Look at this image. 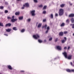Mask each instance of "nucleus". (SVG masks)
<instances>
[{
    "instance_id": "nucleus-1",
    "label": "nucleus",
    "mask_w": 74,
    "mask_h": 74,
    "mask_svg": "<svg viewBox=\"0 0 74 74\" xmlns=\"http://www.w3.org/2000/svg\"><path fill=\"white\" fill-rule=\"evenodd\" d=\"M62 54L63 55L65 58H67L68 59H71V57H72V55H70L67 57V54L66 52H64L62 53Z\"/></svg>"
},
{
    "instance_id": "nucleus-2",
    "label": "nucleus",
    "mask_w": 74,
    "mask_h": 74,
    "mask_svg": "<svg viewBox=\"0 0 74 74\" xmlns=\"http://www.w3.org/2000/svg\"><path fill=\"white\" fill-rule=\"evenodd\" d=\"M58 13L60 16H62L64 14V10L63 9H60Z\"/></svg>"
},
{
    "instance_id": "nucleus-3",
    "label": "nucleus",
    "mask_w": 74,
    "mask_h": 74,
    "mask_svg": "<svg viewBox=\"0 0 74 74\" xmlns=\"http://www.w3.org/2000/svg\"><path fill=\"white\" fill-rule=\"evenodd\" d=\"M33 37L35 38V39H38V38H40V36H39V35L38 34H37L36 35H33Z\"/></svg>"
},
{
    "instance_id": "nucleus-4",
    "label": "nucleus",
    "mask_w": 74,
    "mask_h": 74,
    "mask_svg": "<svg viewBox=\"0 0 74 74\" xmlns=\"http://www.w3.org/2000/svg\"><path fill=\"white\" fill-rule=\"evenodd\" d=\"M64 39L61 40L62 43L63 44L67 40V38H66V37H64Z\"/></svg>"
},
{
    "instance_id": "nucleus-5",
    "label": "nucleus",
    "mask_w": 74,
    "mask_h": 74,
    "mask_svg": "<svg viewBox=\"0 0 74 74\" xmlns=\"http://www.w3.org/2000/svg\"><path fill=\"white\" fill-rule=\"evenodd\" d=\"M23 6H25V7H29L30 5L29 3H26L24 4L23 5Z\"/></svg>"
},
{
    "instance_id": "nucleus-6",
    "label": "nucleus",
    "mask_w": 74,
    "mask_h": 74,
    "mask_svg": "<svg viewBox=\"0 0 74 74\" xmlns=\"http://www.w3.org/2000/svg\"><path fill=\"white\" fill-rule=\"evenodd\" d=\"M35 10L32 11L31 12V14L32 16H34L35 15Z\"/></svg>"
},
{
    "instance_id": "nucleus-7",
    "label": "nucleus",
    "mask_w": 74,
    "mask_h": 74,
    "mask_svg": "<svg viewBox=\"0 0 74 74\" xmlns=\"http://www.w3.org/2000/svg\"><path fill=\"white\" fill-rule=\"evenodd\" d=\"M66 71H67V72H71L72 71V72H74V69H72V70H70V69H66Z\"/></svg>"
},
{
    "instance_id": "nucleus-8",
    "label": "nucleus",
    "mask_w": 74,
    "mask_h": 74,
    "mask_svg": "<svg viewBox=\"0 0 74 74\" xmlns=\"http://www.w3.org/2000/svg\"><path fill=\"white\" fill-rule=\"evenodd\" d=\"M56 48L57 49H58V50H61V49H62V47H61V46H56Z\"/></svg>"
},
{
    "instance_id": "nucleus-9",
    "label": "nucleus",
    "mask_w": 74,
    "mask_h": 74,
    "mask_svg": "<svg viewBox=\"0 0 74 74\" xmlns=\"http://www.w3.org/2000/svg\"><path fill=\"white\" fill-rule=\"evenodd\" d=\"M17 20V19L16 18V19H11V21L12 22H15V21H16Z\"/></svg>"
},
{
    "instance_id": "nucleus-10",
    "label": "nucleus",
    "mask_w": 74,
    "mask_h": 74,
    "mask_svg": "<svg viewBox=\"0 0 74 74\" xmlns=\"http://www.w3.org/2000/svg\"><path fill=\"white\" fill-rule=\"evenodd\" d=\"M47 30L46 31V33H48V30H49V29H50L49 27V26L47 27Z\"/></svg>"
},
{
    "instance_id": "nucleus-11",
    "label": "nucleus",
    "mask_w": 74,
    "mask_h": 74,
    "mask_svg": "<svg viewBox=\"0 0 74 74\" xmlns=\"http://www.w3.org/2000/svg\"><path fill=\"white\" fill-rule=\"evenodd\" d=\"M41 26H42V23H40L38 25V28H40V27H41Z\"/></svg>"
},
{
    "instance_id": "nucleus-12",
    "label": "nucleus",
    "mask_w": 74,
    "mask_h": 74,
    "mask_svg": "<svg viewBox=\"0 0 74 74\" xmlns=\"http://www.w3.org/2000/svg\"><path fill=\"white\" fill-rule=\"evenodd\" d=\"M6 31L7 32H10L11 31V29H6Z\"/></svg>"
},
{
    "instance_id": "nucleus-13",
    "label": "nucleus",
    "mask_w": 74,
    "mask_h": 74,
    "mask_svg": "<svg viewBox=\"0 0 74 74\" xmlns=\"http://www.w3.org/2000/svg\"><path fill=\"white\" fill-rule=\"evenodd\" d=\"M64 6H65V4H61L60 5V7L61 8H63Z\"/></svg>"
},
{
    "instance_id": "nucleus-14",
    "label": "nucleus",
    "mask_w": 74,
    "mask_h": 74,
    "mask_svg": "<svg viewBox=\"0 0 74 74\" xmlns=\"http://www.w3.org/2000/svg\"><path fill=\"white\" fill-rule=\"evenodd\" d=\"M59 36H63V32H60L59 34Z\"/></svg>"
},
{
    "instance_id": "nucleus-15",
    "label": "nucleus",
    "mask_w": 74,
    "mask_h": 74,
    "mask_svg": "<svg viewBox=\"0 0 74 74\" xmlns=\"http://www.w3.org/2000/svg\"><path fill=\"white\" fill-rule=\"evenodd\" d=\"M74 14H71L69 15V17H74Z\"/></svg>"
},
{
    "instance_id": "nucleus-16",
    "label": "nucleus",
    "mask_w": 74,
    "mask_h": 74,
    "mask_svg": "<svg viewBox=\"0 0 74 74\" xmlns=\"http://www.w3.org/2000/svg\"><path fill=\"white\" fill-rule=\"evenodd\" d=\"M65 25V23H62V24L60 25V26L61 27H63L64 26V25Z\"/></svg>"
},
{
    "instance_id": "nucleus-17",
    "label": "nucleus",
    "mask_w": 74,
    "mask_h": 74,
    "mask_svg": "<svg viewBox=\"0 0 74 74\" xmlns=\"http://www.w3.org/2000/svg\"><path fill=\"white\" fill-rule=\"evenodd\" d=\"M23 19V16H20L19 17V20H22Z\"/></svg>"
},
{
    "instance_id": "nucleus-18",
    "label": "nucleus",
    "mask_w": 74,
    "mask_h": 74,
    "mask_svg": "<svg viewBox=\"0 0 74 74\" xmlns=\"http://www.w3.org/2000/svg\"><path fill=\"white\" fill-rule=\"evenodd\" d=\"M13 29L14 30H15V31H16L18 30V29H17V28L16 27H13Z\"/></svg>"
},
{
    "instance_id": "nucleus-19",
    "label": "nucleus",
    "mask_w": 74,
    "mask_h": 74,
    "mask_svg": "<svg viewBox=\"0 0 74 74\" xmlns=\"http://www.w3.org/2000/svg\"><path fill=\"white\" fill-rule=\"evenodd\" d=\"M47 24H45L44 26H42V28H45V29H47Z\"/></svg>"
},
{
    "instance_id": "nucleus-20",
    "label": "nucleus",
    "mask_w": 74,
    "mask_h": 74,
    "mask_svg": "<svg viewBox=\"0 0 74 74\" xmlns=\"http://www.w3.org/2000/svg\"><path fill=\"white\" fill-rule=\"evenodd\" d=\"M8 69H10V70H12V67H11V66L10 65H8Z\"/></svg>"
},
{
    "instance_id": "nucleus-21",
    "label": "nucleus",
    "mask_w": 74,
    "mask_h": 74,
    "mask_svg": "<svg viewBox=\"0 0 74 74\" xmlns=\"http://www.w3.org/2000/svg\"><path fill=\"white\" fill-rule=\"evenodd\" d=\"M71 21L72 23H74V18H72L71 19Z\"/></svg>"
},
{
    "instance_id": "nucleus-22",
    "label": "nucleus",
    "mask_w": 74,
    "mask_h": 74,
    "mask_svg": "<svg viewBox=\"0 0 74 74\" xmlns=\"http://www.w3.org/2000/svg\"><path fill=\"white\" fill-rule=\"evenodd\" d=\"M50 17L51 19H53V14H51Z\"/></svg>"
},
{
    "instance_id": "nucleus-23",
    "label": "nucleus",
    "mask_w": 74,
    "mask_h": 74,
    "mask_svg": "<svg viewBox=\"0 0 74 74\" xmlns=\"http://www.w3.org/2000/svg\"><path fill=\"white\" fill-rule=\"evenodd\" d=\"M71 26H72V28L74 29V23L73 24H71L70 25Z\"/></svg>"
},
{
    "instance_id": "nucleus-24",
    "label": "nucleus",
    "mask_w": 74,
    "mask_h": 74,
    "mask_svg": "<svg viewBox=\"0 0 74 74\" xmlns=\"http://www.w3.org/2000/svg\"><path fill=\"white\" fill-rule=\"evenodd\" d=\"M25 29H23L21 31V32H22V33H23V32H25Z\"/></svg>"
},
{
    "instance_id": "nucleus-25",
    "label": "nucleus",
    "mask_w": 74,
    "mask_h": 74,
    "mask_svg": "<svg viewBox=\"0 0 74 74\" xmlns=\"http://www.w3.org/2000/svg\"><path fill=\"white\" fill-rule=\"evenodd\" d=\"M0 26H2V27H3V26H4L3 25V24L0 22Z\"/></svg>"
},
{
    "instance_id": "nucleus-26",
    "label": "nucleus",
    "mask_w": 74,
    "mask_h": 74,
    "mask_svg": "<svg viewBox=\"0 0 74 74\" xmlns=\"http://www.w3.org/2000/svg\"><path fill=\"white\" fill-rule=\"evenodd\" d=\"M66 23H69V22H70V21H69V19H67L66 21Z\"/></svg>"
},
{
    "instance_id": "nucleus-27",
    "label": "nucleus",
    "mask_w": 74,
    "mask_h": 74,
    "mask_svg": "<svg viewBox=\"0 0 74 74\" xmlns=\"http://www.w3.org/2000/svg\"><path fill=\"white\" fill-rule=\"evenodd\" d=\"M38 41L39 42H40V43H41V42H42V40H40V39H39L38 40Z\"/></svg>"
},
{
    "instance_id": "nucleus-28",
    "label": "nucleus",
    "mask_w": 74,
    "mask_h": 74,
    "mask_svg": "<svg viewBox=\"0 0 74 74\" xmlns=\"http://www.w3.org/2000/svg\"><path fill=\"white\" fill-rule=\"evenodd\" d=\"M46 8H47V6H45L43 8V10H45Z\"/></svg>"
},
{
    "instance_id": "nucleus-29",
    "label": "nucleus",
    "mask_w": 74,
    "mask_h": 74,
    "mask_svg": "<svg viewBox=\"0 0 74 74\" xmlns=\"http://www.w3.org/2000/svg\"><path fill=\"white\" fill-rule=\"evenodd\" d=\"M16 15H19V12H16L15 13Z\"/></svg>"
},
{
    "instance_id": "nucleus-30",
    "label": "nucleus",
    "mask_w": 74,
    "mask_h": 74,
    "mask_svg": "<svg viewBox=\"0 0 74 74\" xmlns=\"http://www.w3.org/2000/svg\"><path fill=\"white\" fill-rule=\"evenodd\" d=\"M68 33V32L67 31H64V34H67Z\"/></svg>"
},
{
    "instance_id": "nucleus-31",
    "label": "nucleus",
    "mask_w": 74,
    "mask_h": 74,
    "mask_svg": "<svg viewBox=\"0 0 74 74\" xmlns=\"http://www.w3.org/2000/svg\"><path fill=\"white\" fill-rule=\"evenodd\" d=\"M58 41V38H56L55 40V42H57Z\"/></svg>"
},
{
    "instance_id": "nucleus-32",
    "label": "nucleus",
    "mask_w": 74,
    "mask_h": 74,
    "mask_svg": "<svg viewBox=\"0 0 74 74\" xmlns=\"http://www.w3.org/2000/svg\"><path fill=\"white\" fill-rule=\"evenodd\" d=\"M25 6H23L21 8V9L23 10L25 9Z\"/></svg>"
},
{
    "instance_id": "nucleus-33",
    "label": "nucleus",
    "mask_w": 74,
    "mask_h": 74,
    "mask_svg": "<svg viewBox=\"0 0 74 74\" xmlns=\"http://www.w3.org/2000/svg\"><path fill=\"white\" fill-rule=\"evenodd\" d=\"M42 13L44 14H46V11H43L42 12Z\"/></svg>"
},
{
    "instance_id": "nucleus-34",
    "label": "nucleus",
    "mask_w": 74,
    "mask_h": 74,
    "mask_svg": "<svg viewBox=\"0 0 74 74\" xmlns=\"http://www.w3.org/2000/svg\"><path fill=\"white\" fill-rule=\"evenodd\" d=\"M52 40V38L51 37L49 39V41H51Z\"/></svg>"
},
{
    "instance_id": "nucleus-35",
    "label": "nucleus",
    "mask_w": 74,
    "mask_h": 74,
    "mask_svg": "<svg viewBox=\"0 0 74 74\" xmlns=\"http://www.w3.org/2000/svg\"><path fill=\"white\" fill-rule=\"evenodd\" d=\"M7 18L8 19H10L12 18L11 17H7Z\"/></svg>"
},
{
    "instance_id": "nucleus-36",
    "label": "nucleus",
    "mask_w": 74,
    "mask_h": 74,
    "mask_svg": "<svg viewBox=\"0 0 74 74\" xmlns=\"http://www.w3.org/2000/svg\"><path fill=\"white\" fill-rule=\"evenodd\" d=\"M8 26H11V24L10 23H8Z\"/></svg>"
},
{
    "instance_id": "nucleus-37",
    "label": "nucleus",
    "mask_w": 74,
    "mask_h": 74,
    "mask_svg": "<svg viewBox=\"0 0 74 74\" xmlns=\"http://www.w3.org/2000/svg\"><path fill=\"white\" fill-rule=\"evenodd\" d=\"M34 1L35 3H37V0H34Z\"/></svg>"
},
{
    "instance_id": "nucleus-38",
    "label": "nucleus",
    "mask_w": 74,
    "mask_h": 74,
    "mask_svg": "<svg viewBox=\"0 0 74 74\" xmlns=\"http://www.w3.org/2000/svg\"><path fill=\"white\" fill-rule=\"evenodd\" d=\"M46 21V19H44L43 20V22H45Z\"/></svg>"
},
{
    "instance_id": "nucleus-39",
    "label": "nucleus",
    "mask_w": 74,
    "mask_h": 74,
    "mask_svg": "<svg viewBox=\"0 0 74 74\" xmlns=\"http://www.w3.org/2000/svg\"><path fill=\"white\" fill-rule=\"evenodd\" d=\"M30 21H31V19H28L27 20L28 22H30Z\"/></svg>"
},
{
    "instance_id": "nucleus-40",
    "label": "nucleus",
    "mask_w": 74,
    "mask_h": 74,
    "mask_svg": "<svg viewBox=\"0 0 74 74\" xmlns=\"http://www.w3.org/2000/svg\"><path fill=\"white\" fill-rule=\"evenodd\" d=\"M5 13H7V12H8V10H5Z\"/></svg>"
},
{
    "instance_id": "nucleus-41",
    "label": "nucleus",
    "mask_w": 74,
    "mask_h": 74,
    "mask_svg": "<svg viewBox=\"0 0 74 74\" xmlns=\"http://www.w3.org/2000/svg\"><path fill=\"white\" fill-rule=\"evenodd\" d=\"M3 8H4L3 6H1L0 8V9H3Z\"/></svg>"
},
{
    "instance_id": "nucleus-42",
    "label": "nucleus",
    "mask_w": 74,
    "mask_h": 74,
    "mask_svg": "<svg viewBox=\"0 0 74 74\" xmlns=\"http://www.w3.org/2000/svg\"><path fill=\"white\" fill-rule=\"evenodd\" d=\"M71 66H74V65H73V63H72V62H71Z\"/></svg>"
},
{
    "instance_id": "nucleus-43",
    "label": "nucleus",
    "mask_w": 74,
    "mask_h": 74,
    "mask_svg": "<svg viewBox=\"0 0 74 74\" xmlns=\"http://www.w3.org/2000/svg\"><path fill=\"white\" fill-rule=\"evenodd\" d=\"M70 48V47L68 46V50H69V49Z\"/></svg>"
},
{
    "instance_id": "nucleus-44",
    "label": "nucleus",
    "mask_w": 74,
    "mask_h": 74,
    "mask_svg": "<svg viewBox=\"0 0 74 74\" xmlns=\"http://www.w3.org/2000/svg\"><path fill=\"white\" fill-rule=\"evenodd\" d=\"M39 7H42V5H40L39 6Z\"/></svg>"
},
{
    "instance_id": "nucleus-45",
    "label": "nucleus",
    "mask_w": 74,
    "mask_h": 74,
    "mask_svg": "<svg viewBox=\"0 0 74 74\" xmlns=\"http://www.w3.org/2000/svg\"><path fill=\"white\" fill-rule=\"evenodd\" d=\"M46 41H47V40H44V42H46Z\"/></svg>"
},
{
    "instance_id": "nucleus-46",
    "label": "nucleus",
    "mask_w": 74,
    "mask_h": 74,
    "mask_svg": "<svg viewBox=\"0 0 74 74\" xmlns=\"http://www.w3.org/2000/svg\"><path fill=\"white\" fill-rule=\"evenodd\" d=\"M5 36H8V35L6 34H4Z\"/></svg>"
},
{
    "instance_id": "nucleus-47",
    "label": "nucleus",
    "mask_w": 74,
    "mask_h": 74,
    "mask_svg": "<svg viewBox=\"0 0 74 74\" xmlns=\"http://www.w3.org/2000/svg\"><path fill=\"white\" fill-rule=\"evenodd\" d=\"M14 17H15L14 16H12V19H14Z\"/></svg>"
},
{
    "instance_id": "nucleus-48",
    "label": "nucleus",
    "mask_w": 74,
    "mask_h": 74,
    "mask_svg": "<svg viewBox=\"0 0 74 74\" xmlns=\"http://www.w3.org/2000/svg\"><path fill=\"white\" fill-rule=\"evenodd\" d=\"M64 49H67V47H64Z\"/></svg>"
},
{
    "instance_id": "nucleus-49",
    "label": "nucleus",
    "mask_w": 74,
    "mask_h": 74,
    "mask_svg": "<svg viewBox=\"0 0 74 74\" xmlns=\"http://www.w3.org/2000/svg\"><path fill=\"white\" fill-rule=\"evenodd\" d=\"M58 15V14L56 13V14L55 16H57Z\"/></svg>"
},
{
    "instance_id": "nucleus-50",
    "label": "nucleus",
    "mask_w": 74,
    "mask_h": 74,
    "mask_svg": "<svg viewBox=\"0 0 74 74\" xmlns=\"http://www.w3.org/2000/svg\"><path fill=\"white\" fill-rule=\"evenodd\" d=\"M8 26V24H7L6 25V26Z\"/></svg>"
},
{
    "instance_id": "nucleus-51",
    "label": "nucleus",
    "mask_w": 74,
    "mask_h": 74,
    "mask_svg": "<svg viewBox=\"0 0 74 74\" xmlns=\"http://www.w3.org/2000/svg\"><path fill=\"white\" fill-rule=\"evenodd\" d=\"M21 71V72H25V71Z\"/></svg>"
},
{
    "instance_id": "nucleus-52",
    "label": "nucleus",
    "mask_w": 74,
    "mask_h": 74,
    "mask_svg": "<svg viewBox=\"0 0 74 74\" xmlns=\"http://www.w3.org/2000/svg\"><path fill=\"white\" fill-rule=\"evenodd\" d=\"M70 5H72V4L71 3V4H70Z\"/></svg>"
},
{
    "instance_id": "nucleus-53",
    "label": "nucleus",
    "mask_w": 74,
    "mask_h": 74,
    "mask_svg": "<svg viewBox=\"0 0 74 74\" xmlns=\"http://www.w3.org/2000/svg\"><path fill=\"white\" fill-rule=\"evenodd\" d=\"M73 36H74V33L73 34Z\"/></svg>"
},
{
    "instance_id": "nucleus-54",
    "label": "nucleus",
    "mask_w": 74,
    "mask_h": 74,
    "mask_svg": "<svg viewBox=\"0 0 74 74\" xmlns=\"http://www.w3.org/2000/svg\"><path fill=\"white\" fill-rule=\"evenodd\" d=\"M73 63H74V61H73Z\"/></svg>"
},
{
    "instance_id": "nucleus-55",
    "label": "nucleus",
    "mask_w": 74,
    "mask_h": 74,
    "mask_svg": "<svg viewBox=\"0 0 74 74\" xmlns=\"http://www.w3.org/2000/svg\"><path fill=\"white\" fill-rule=\"evenodd\" d=\"M19 1H22V0H19Z\"/></svg>"
},
{
    "instance_id": "nucleus-56",
    "label": "nucleus",
    "mask_w": 74,
    "mask_h": 74,
    "mask_svg": "<svg viewBox=\"0 0 74 74\" xmlns=\"http://www.w3.org/2000/svg\"><path fill=\"white\" fill-rule=\"evenodd\" d=\"M17 1H19V0H17Z\"/></svg>"
},
{
    "instance_id": "nucleus-57",
    "label": "nucleus",
    "mask_w": 74,
    "mask_h": 74,
    "mask_svg": "<svg viewBox=\"0 0 74 74\" xmlns=\"http://www.w3.org/2000/svg\"><path fill=\"white\" fill-rule=\"evenodd\" d=\"M5 3H7V2H5Z\"/></svg>"
},
{
    "instance_id": "nucleus-58",
    "label": "nucleus",
    "mask_w": 74,
    "mask_h": 74,
    "mask_svg": "<svg viewBox=\"0 0 74 74\" xmlns=\"http://www.w3.org/2000/svg\"><path fill=\"white\" fill-rule=\"evenodd\" d=\"M5 4H6V3H5Z\"/></svg>"
}]
</instances>
